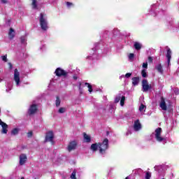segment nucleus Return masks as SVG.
Segmentation results:
<instances>
[{
    "label": "nucleus",
    "instance_id": "2",
    "mask_svg": "<svg viewBox=\"0 0 179 179\" xmlns=\"http://www.w3.org/2000/svg\"><path fill=\"white\" fill-rule=\"evenodd\" d=\"M99 153L101 155L106 153L107 149H108V138H105L102 143H99Z\"/></svg>",
    "mask_w": 179,
    "mask_h": 179
},
{
    "label": "nucleus",
    "instance_id": "31",
    "mask_svg": "<svg viewBox=\"0 0 179 179\" xmlns=\"http://www.w3.org/2000/svg\"><path fill=\"white\" fill-rule=\"evenodd\" d=\"M71 178L76 179V171H73L71 173Z\"/></svg>",
    "mask_w": 179,
    "mask_h": 179
},
{
    "label": "nucleus",
    "instance_id": "14",
    "mask_svg": "<svg viewBox=\"0 0 179 179\" xmlns=\"http://www.w3.org/2000/svg\"><path fill=\"white\" fill-rule=\"evenodd\" d=\"M134 128L136 131H139V129L142 128V125L141 124V122H139V120H137L134 122Z\"/></svg>",
    "mask_w": 179,
    "mask_h": 179
},
{
    "label": "nucleus",
    "instance_id": "29",
    "mask_svg": "<svg viewBox=\"0 0 179 179\" xmlns=\"http://www.w3.org/2000/svg\"><path fill=\"white\" fill-rule=\"evenodd\" d=\"M65 111H66V108H59V109L58 110V113L59 114H64V113H65Z\"/></svg>",
    "mask_w": 179,
    "mask_h": 179
},
{
    "label": "nucleus",
    "instance_id": "35",
    "mask_svg": "<svg viewBox=\"0 0 179 179\" xmlns=\"http://www.w3.org/2000/svg\"><path fill=\"white\" fill-rule=\"evenodd\" d=\"M135 57V54H134V53H130L129 55V59H134V57Z\"/></svg>",
    "mask_w": 179,
    "mask_h": 179
},
{
    "label": "nucleus",
    "instance_id": "23",
    "mask_svg": "<svg viewBox=\"0 0 179 179\" xmlns=\"http://www.w3.org/2000/svg\"><path fill=\"white\" fill-rule=\"evenodd\" d=\"M124 105H125V96H122V97L120 98V106L122 107H124Z\"/></svg>",
    "mask_w": 179,
    "mask_h": 179
},
{
    "label": "nucleus",
    "instance_id": "24",
    "mask_svg": "<svg viewBox=\"0 0 179 179\" xmlns=\"http://www.w3.org/2000/svg\"><path fill=\"white\" fill-rule=\"evenodd\" d=\"M82 85H83V83L81 82H79L78 90H79L80 94H83V89L82 88Z\"/></svg>",
    "mask_w": 179,
    "mask_h": 179
},
{
    "label": "nucleus",
    "instance_id": "45",
    "mask_svg": "<svg viewBox=\"0 0 179 179\" xmlns=\"http://www.w3.org/2000/svg\"><path fill=\"white\" fill-rule=\"evenodd\" d=\"M125 179H129V176H127V177H126V178H125Z\"/></svg>",
    "mask_w": 179,
    "mask_h": 179
},
{
    "label": "nucleus",
    "instance_id": "44",
    "mask_svg": "<svg viewBox=\"0 0 179 179\" xmlns=\"http://www.w3.org/2000/svg\"><path fill=\"white\" fill-rule=\"evenodd\" d=\"M8 65H9V66H10V69H12V68H13V65L10 64V63H8Z\"/></svg>",
    "mask_w": 179,
    "mask_h": 179
},
{
    "label": "nucleus",
    "instance_id": "46",
    "mask_svg": "<svg viewBox=\"0 0 179 179\" xmlns=\"http://www.w3.org/2000/svg\"><path fill=\"white\" fill-rule=\"evenodd\" d=\"M0 82H2V79L0 78Z\"/></svg>",
    "mask_w": 179,
    "mask_h": 179
},
{
    "label": "nucleus",
    "instance_id": "26",
    "mask_svg": "<svg viewBox=\"0 0 179 179\" xmlns=\"http://www.w3.org/2000/svg\"><path fill=\"white\" fill-rule=\"evenodd\" d=\"M19 134V129L15 128L11 131V135H17Z\"/></svg>",
    "mask_w": 179,
    "mask_h": 179
},
{
    "label": "nucleus",
    "instance_id": "34",
    "mask_svg": "<svg viewBox=\"0 0 179 179\" xmlns=\"http://www.w3.org/2000/svg\"><path fill=\"white\" fill-rule=\"evenodd\" d=\"M1 58H2V60L4 61V62H8V56L6 55L1 56Z\"/></svg>",
    "mask_w": 179,
    "mask_h": 179
},
{
    "label": "nucleus",
    "instance_id": "1",
    "mask_svg": "<svg viewBox=\"0 0 179 179\" xmlns=\"http://www.w3.org/2000/svg\"><path fill=\"white\" fill-rule=\"evenodd\" d=\"M39 22L42 30L44 31L48 30V22L45 17H44V14H43V13L40 14Z\"/></svg>",
    "mask_w": 179,
    "mask_h": 179
},
{
    "label": "nucleus",
    "instance_id": "47",
    "mask_svg": "<svg viewBox=\"0 0 179 179\" xmlns=\"http://www.w3.org/2000/svg\"><path fill=\"white\" fill-rule=\"evenodd\" d=\"M21 179H24V177H22V178H21Z\"/></svg>",
    "mask_w": 179,
    "mask_h": 179
},
{
    "label": "nucleus",
    "instance_id": "12",
    "mask_svg": "<svg viewBox=\"0 0 179 179\" xmlns=\"http://www.w3.org/2000/svg\"><path fill=\"white\" fill-rule=\"evenodd\" d=\"M26 160H27V156H26V154H21L20 156V165L23 166V164L26 163Z\"/></svg>",
    "mask_w": 179,
    "mask_h": 179
},
{
    "label": "nucleus",
    "instance_id": "10",
    "mask_svg": "<svg viewBox=\"0 0 179 179\" xmlns=\"http://www.w3.org/2000/svg\"><path fill=\"white\" fill-rule=\"evenodd\" d=\"M159 107L164 111H166L167 110V104L166 103V99L163 96L161 97V101L159 102Z\"/></svg>",
    "mask_w": 179,
    "mask_h": 179
},
{
    "label": "nucleus",
    "instance_id": "39",
    "mask_svg": "<svg viewBox=\"0 0 179 179\" xmlns=\"http://www.w3.org/2000/svg\"><path fill=\"white\" fill-rule=\"evenodd\" d=\"M131 76H132V73H127L126 74H125V78H131Z\"/></svg>",
    "mask_w": 179,
    "mask_h": 179
},
{
    "label": "nucleus",
    "instance_id": "36",
    "mask_svg": "<svg viewBox=\"0 0 179 179\" xmlns=\"http://www.w3.org/2000/svg\"><path fill=\"white\" fill-rule=\"evenodd\" d=\"M148 62L150 63V64H152L153 63V57H148Z\"/></svg>",
    "mask_w": 179,
    "mask_h": 179
},
{
    "label": "nucleus",
    "instance_id": "40",
    "mask_svg": "<svg viewBox=\"0 0 179 179\" xmlns=\"http://www.w3.org/2000/svg\"><path fill=\"white\" fill-rule=\"evenodd\" d=\"M27 136L29 138H31V136H33V131H29L27 133Z\"/></svg>",
    "mask_w": 179,
    "mask_h": 179
},
{
    "label": "nucleus",
    "instance_id": "8",
    "mask_svg": "<svg viewBox=\"0 0 179 179\" xmlns=\"http://www.w3.org/2000/svg\"><path fill=\"white\" fill-rule=\"evenodd\" d=\"M14 80L16 83V85H20V73L17 70V69H15L14 70Z\"/></svg>",
    "mask_w": 179,
    "mask_h": 179
},
{
    "label": "nucleus",
    "instance_id": "4",
    "mask_svg": "<svg viewBox=\"0 0 179 179\" xmlns=\"http://www.w3.org/2000/svg\"><path fill=\"white\" fill-rule=\"evenodd\" d=\"M155 138L157 142H163L164 141V138L162 137V128L158 127L155 129Z\"/></svg>",
    "mask_w": 179,
    "mask_h": 179
},
{
    "label": "nucleus",
    "instance_id": "49",
    "mask_svg": "<svg viewBox=\"0 0 179 179\" xmlns=\"http://www.w3.org/2000/svg\"><path fill=\"white\" fill-rule=\"evenodd\" d=\"M162 179H165V178H162Z\"/></svg>",
    "mask_w": 179,
    "mask_h": 179
},
{
    "label": "nucleus",
    "instance_id": "18",
    "mask_svg": "<svg viewBox=\"0 0 179 179\" xmlns=\"http://www.w3.org/2000/svg\"><path fill=\"white\" fill-rule=\"evenodd\" d=\"M84 139L86 141L87 143L91 142L92 138L87 135L86 133H83Z\"/></svg>",
    "mask_w": 179,
    "mask_h": 179
},
{
    "label": "nucleus",
    "instance_id": "13",
    "mask_svg": "<svg viewBox=\"0 0 179 179\" xmlns=\"http://www.w3.org/2000/svg\"><path fill=\"white\" fill-rule=\"evenodd\" d=\"M166 56L167 58L168 65H170V61L171 60V49H170V48H168Z\"/></svg>",
    "mask_w": 179,
    "mask_h": 179
},
{
    "label": "nucleus",
    "instance_id": "37",
    "mask_svg": "<svg viewBox=\"0 0 179 179\" xmlns=\"http://www.w3.org/2000/svg\"><path fill=\"white\" fill-rule=\"evenodd\" d=\"M174 93H175V94L176 96H178V94H179V89L178 88H175Z\"/></svg>",
    "mask_w": 179,
    "mask_h": 179
},
{
    "label": "nucleus",
    "instance_id": "9",
    "mask_svg": "<svg viewBox=\"0 0 179 179\" xmlns=\"http://www.w3.org/2000/svg\"><path fill=\"white\" fill-rule=\"evenodd\" d=\"M78 146V143L76 141H71L67 147L69 152H72V150H75L76 147Z\"/></svg>",
    "mask_w": 179,
    "mask_h": 179
},
{
    "label": "nucleus",
    "instance_id": "22",
    "mask_svg": "<svg viewBox=\"0 0 179 179\" xmlns=\"http://www.w3.org/2000/svg\"><path fill=\"white\" fill-rule=\"evenodd\" d=\"M55 104H56V107H59V106H61V99L58 96H56Z\"/></svg>",
    "mask_w": 179,
    "mask_h": 179
},
{
    "label": "nucleus",
    "instance_id": "20",
    "mask_svg": "<svg viewBox=\"0 0 179 179\" xmlns=\"http://www.w3.org/2000/svg\"><path fill=\"white\" fill-rule=\"evenodd\" d=\"M156 69L158 72H159V73H163V66H162V64H158L156 66Z\"/></svg>",
    "mask_w": 179,
    "mask_h": 179
},
{
    "label": "nucleus",
    "instance_id": "6",
    "mask_svg": "<svg viewBox=\"0 0 179 179\" xmlns=\"http://www.w3.org/2000/svg\"><path fill=\"white\" fill-rule=\"evenodd\" d=\"M55 73L56 76H58L59 78H61V76H64V78H66V76H68V72L65 71V70L59 67L55 70Z\"/></svg>",
    "mask_w": 179,
    "mask_h": 179
},
{
    "label": "nucleus",
    "instance_id": "32",
    "mask_svg": "<svg viewBox=\"0 0 179 179\" xmlns=\"http://www.w3.org/2000/svg\"><path fill=\"white\" fill-rule=\"evenodd\" d=\"M144 108H146V106H145L143 103H141L139 107V111H143Z\"/></svg>",
    "mask_w": 179,
    "mask_h": 179
},
{
    "label": "nucleus",
    "instance_id": "38",
    "mask_svg": "<svg viewBox=\"0 0 179 179\" xmlns=\"http://www.w3.org/2000/svg\"><path fill=\"white\" fill-rule=\"evenodd\" d=\"M66 5L69 8V6H73V3L69 2V1H67L66 2Z\"/></svg>",
    "mask_w": 179,
    "mask_h": 179
},
{
    "label": "nucleus",
    "instance_id": "25",
    "mask_svg": "<svg viewBox=\"0 0 179 179\" xmlns=\"http://www.w3.org/2000/svg\"><path fill=\"white\" fill-rule=\"evenodd\" d=\"M31 5L33 9H38V8L37 7V0H32Z\"/></svg>",
    "mask_w": 179,
    "mask_h": 179
},
{
    "label": "nucleus",
    "instance_id": "33",
    "mask_svg": "<svg viewBox=\"0 0 179 179\" xmlns=\"http://www.w3.org/2000/svg\"><path fill=\"white\" fill-rule=\"evenodd\" d=\"M150 177H152V175L150 174V172H146L145 179H150Z\"/></svg>",
    "mask_w": 179,
    "mask_h": 179
},
{
    "label": "nucleus",
    "instance_id": "21",
    "mask_svg": "<svg viewBox=\"0 0 179 179\" xmlns=\"http://www.w3.org/2000/svg\"><path fill=\"white\" fill-rule=\"evenodd\" d=\"M85 86H87L88 87V92H90V93H92V92H93V87L92 86V85H90V83H85Z\"/></svg>",
    "mask_w": 179,
    "mask_h": 179
},
{
    "label": "nucleus",
    "instance_id": "48",
    "mask_svg": "<svg viewBox=\"0 0 179 179\" xmlns=\"http://www.w3.org/2000/svg\"><path fill=\"white\" fill-rule=\"evenodd\" d=\"M82 86H85V84H84V85H83V84Z\"/></svg>",
    "mask_w": 179,
    "mask_h": 179
},
{
    "label": "nucleus",
    "instance_id": "5",
    "mask_svg": "<svg viewBox=\"0 0 179 179\" xmlns=\"http://www.w3.org/2000/svg\"><path fill=\"white\" fill-rule=\"evenodd\" d=\"M38 110V106L36 103H33L29 106V108L28 110V114L29 115H33L37 113Z\"/></svg>",
    "mask_w": 179,
    "mask_h": 179
},
{
    "label": "nucleus",
    "instance_id": "27",
    "mask_svg": "<svg viewBox=\"0 0 179 179\" xmlns=\"http://www.w3.org/2000/svg\"><path fill=\"white\" fill-rule=\"evenodd\" d=\"M121 94H119L117 96H116L115 99V103H120V101L121 100Z\"/></svg>",
    "mask_w": 179,
    "mask_h": 179
},
{
    "label": "nucleus",
    "instance_id": "43",
    "mask_svg": "<svg viewBox=\"0 0 179 179\" xmlns=\"http://www.w3.org/2000/svg\"><path fill=\"white\" fill-rule=\"evenodd\" d=\"M73 79H74V80H78V76H73Z\"/></svg>",
    "mask_w": 179,
    "mask_h": 179
},
{
    "label": "nucleus",
    "instance_id": "3",
    "mask_svg": "<svg viewBox=\"0 0 179 179\" xmlns=\"http://www.w3.org/2000/svg\"><path fill=\"white\" fill-rule=\"evenodd\" d=\"M54 138H55L54 131H52V130H50L46 133L44 143H47V142H50L51 145H55V141H54Z\"/></svg>",
    "mask_w": 179,
    "mask_h": 179
},
{
    "label": "nucleus",
    "instance_id": "41",
    "mask_svg": "<svg viewBox=\"0 0 179 179\" xmlns=\"http://www.w3.org/2000/svg\"><path fill=\"white\" fill-rule=\"evenodd\" d=\"M143 68H144L145 69H148V62L143 64Z\"/></svg>",
    "mask_w": 179,
    "mask_h": 179
},
{
    "label": "nucleus",
    "instance_id": "42",
    "mask_svg": "<svg viewBox=\"0 0 179 179\" xmlns=\"http://www.w3.org/2000/svg\"><path fill=\"white\" fill-rule=\"evenodd\" d=\"M2 3H8V0H1Z\"/></svg>",
    "mask_w": 179,
    "mask_h": 179
},
{
    "label": "nucleus",
    "instance_id": "28",
    "mask_svg": "<svg viewBox=\"0 0 179 179\" xmlns=\"http://www.w3.org/2000/svg\"><path fill=\"white\" fill-rule=\"evenodd\" d=\"M20 41H21V44H26V41H27L26 36H21Z\"/></svg>",
    "mask_w": 179,
    "mask_h": 179
},
{
    "label": "nucleus",
    "instance_id": "7",
    "mask_svg": "<svg viewBox=\"0 0 179 179\" xmlns=\"http://www.w3.org/2000/svg\"><path fill=\"white\" fill-rule=\"evenodd\" d=\"M142 87H143V92H148L152 89V85H149V83H148V80L143 79L142 80Z\"/></svg>",
    "mask_w": 179,
    "mask_h": 179
},
{
    "label": "nucleus",
    "instance_id": "30",
    "mask_svg": "<svg viewBox=\"0 0 179 179\" xmlns=\"http://www.w3.org/2000/svg\"><path fill=\"white\" fill-rule=\"evenodd\" d=\"M141 75H142L143 78H147L148 77V73H146L145 69H143L141 71Z\"/></svg>",
    "mask_w": 179,
    "mask_h": 179
},
{
    "label": "nucleus",
    "instance_id": "17",
    "mask_svg": "<svg viewBox=\"0 0 179 179\" xmlns=\"http://www.w3.org/2000/svg\"><path fill=\"white\" fill-rule=\"evenodd\" d=\"M97 149H100V145H99V143L92 144L91 150H93L94 152H96L97 150Z\"/></svg>",
    "mask_w": 179,
    "mask_h": 179
},
{
    "label": "nucleus",
    "instance_id": "11",
    "mask_svg": "<svg viewBox=\"0 0 179 179\" xmlns=\"http://www.w3.org/2000/svg\"><path fill=\"white\" fill-rule=\"evenodd\" d=\"M0 125L2 128L1 134H8V124L0 119Z\"/></svg>",
    "mask_w": 179,
    "mask_h": 179
},
{
    "label": "nucleus",
    "instance_id": "16",
    "mask_svg": "<svg viewBox=\"0 0 179 179\" xmlns=\"http://www.w3.org/2000/svg\"><path fill=\"white\" fill-rule=\"evenodd\" d=\"M131 80L133 86H138L139 85V77L132 78Z\"/></svg>",
    "mask_w": 179,
    "mask_h": 179
},
{
    "label": "nucleus",
    "instance_id": "19",
    "mask_svg": "<svg viewBox=\"0 0 179 179\" xmlns=\"http://www.w3.org/2000/svg\"><path fill=\"white\" fill-rule=\"evenodd\" d=\"M134 46L135 50H136L137 51H139V50H141V48H142V45H141V43H139L138 42H135Z\"/></svg>",
    "mask_w": 179,
    "mask_h": 179
},
{
    "label": "nucleus",
    "instance_id": "15",
    "mask_svg": "<svg viewBox=\"0 0 179 179\" xmlns=\"http://www.w3.org/2000/svg\"><path fill=\"white\" fill-rule=\"evenodd\" d=\"M8 38L10 40H13L15 38V29L10 28L8 32Z\"/></svg>",
    "mask_w": 179,
    "mask_h": 179
}]
</instances>
